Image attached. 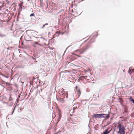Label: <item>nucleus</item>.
Returning a JSON list of instances; mask_svg holds the SVG:
<instances>
[{
    "instance_id": "b1692460",
    "label": "nucleus",
    "mask_w": 134,
    "mask_h": 134,
    "mask_svg": "<svg viewBox=\"0 0 134 134\" xmlns=\"http://www.w3.org/2000/svg\"><path fill=\"white\" fill-rule=\"evenodd\" d=\"M122 118V117H120V118Z\"/></svg>"
},
{
    "instance_id": "f257e3e1",
    "label": "nucleus",
    "mask_w": 134,
    "mask_h": 134,
    "mask_svg": "<svg viewBox=\"0 0 134 134\" xmlns=\"http://www.w3.org/2000/svg\"><path fill=\"white\" fill-rule=\"evenodd\" d=\"M118 127L119 129L118 133L120 134H125V127L122 125L121 122H118Z\"/></svg>"
},
{
    "instance_id": "dca6fc26",
    "label": "nucleus",
    "mask_w": 134,
    "mask_h": 134,
    "mask_svg": "<svg viewBox=\"0 0 134 134\" xmlns=\"http://www.w3.org/2000/svg\"><path fill=\"white\" fill-rule=\"evenodd\" d=\"M77 89V86H76V90L77 91V89Z\"/></svg>"
},
{
    "instance_id": "f8f14e48",
    "label": "nucleus",
    "mask_w": 134,
    "mask_h": 134,
    "mask_svg": "<svg viewBox=\"0 0 134 134\" xmlns=\"http://www.w3.org/2000/svg\"><path fill=\"white\" fill-rule=\"evenodd\" d=\"M35 14L34 13H32L30 15V16H34Z\"/></svg>"
},
{
    "instance_id": "6ab92c4d",
    "label": "nucleus",
    "mask_w": 134,
    "mask_h": 134,
    "mask_svg": "<svg viewBox=\"0 0 134 134\" xmlns=\"http://www.w3.org/2000/svg\"><path fill=\"white\" fill-rule=\"evenodd\" d=\"M44 25H48V23H46L45 24H44Z\"/></svg>"
},
{
    "instance_id": "6e6552de",
    "label": "nucleus",
    "mask_w": 134,
    "mask_h": 134,
    "mask_svg": "<svg viewBox=\"0 0 134 134\" xmlns=\"http://www.w3.org/2000/svg\"><path fill=\"white\" fill-rule=\"evenodd\" d=\"M60 32L59 31H58L56 32L55 35L58 36L60 34Z\"/></svg>"
},
{
    "instance_id": "9b49d317",
    "label": "nucleus",
    "mask_w": 134,
    "mask_h": 134,
    "mask_svg": "<svg viewBox=\"0 0 134 134\" xmlns=\"http://www.w3.org/2000/svg\"><path fill=\"white\" fill-rule=\"evenodd\" d=\"M72 54H73L76 55L77 56H78V57H82V56H80V55H77L75 53H72Z\"/></svg>"
},
{
    "instance_id": "f3484780",
    "label": "nucleus",
    "mask_w": 134,
    "mask_h": 134,
    "mask_svg": "<svg viewBox=\"0 0 134 134\" xmlns=\"http://www.w3.org/2000/svg\"><path fill=\"white\" fill-rule=\"evenodd\" d=\"M45 25H44V24L43 25V26L42 27V28H43L44 27H45Z\"/></svg>"
},
{
    "instance_id": "5701e85b",
    "label": "nucleus",
    "mask_w": 134,
    "mask_h": 134,
    "mask_svg": "<svg viewBox=\"0 0 134 134\" xmlns=\"http://www.w3.org/2000/svg\"><path fill=\"white\" fill-rule=\"evenodd\" d=\"M81 78H82L81 77H80V79H81Z\"/></svg>"
},
{
    "instance_id": "aec40b11",
    "label": "nucleus",
    "mask_w": 134,
    "mask_h": 134,
    "mask_svg": "<svg viewBox=\"0 0 134 134\" xmlns=\"http://www.w3.org/2000/svg\"><path fill=\"white\" fill-rule=\"evenodd\" d=\"M33 46L34 47H36V46H35V44L33 45Z\"/></svg>"
},
{
    "instance_id": "7ed1b4c3",
    "label": "nucleus",
    "mask_w": 134,
    "mask_h": 134,
    "mask_svg": "<svg viewBox=\"0 0 134 134\" xmlns=\"http://www.w3.org/2000/svg\"><path fill=\"white\" fill-rule=\"evenodd\" d=\"M88 47V46L87 45H86L85 46V48H83V49H79L76 50L74 52L77 53V52H78L82 54L83 53L84 51L87 49V48Z\"/></svg>"
},
{
    "instance_id": "2eb2a0df",
    "label": "nucleus",
    "mask_w": 134,
    "mask_h": 134,
    "mask_svg": "<svg viewBox=\"0 0 134 134\" xmlns=\"http://www.w3.org/2000/svg\"><path fill=\"white\" fill-rule=\"evenodd\" d=\"M126 120V119L125 118H124L123 120H122V121H125Z\"/></svg>"
},
{
    "instance_id": "20e7f679",
    "label": "nucleus",
    "mask_w": 134,
    "mask_h": 134,
    "mask_svg": "<svg viewBox=\"0 0 134 134\" xmlns=\"http://www.w3.org/2000/svg\"><path fill=\"white\" fill-rule=\"evenodd\" d=\"M111 130V129H110V128L109 127L107 129H106L105 131L103 132V133H102L101 134H107L109 133Z\"/></svg>"
},
{
    "instance_id": "1a4fd4ad",
    "label": "nucleus",
    "mask_w": 134,
    "mask_h": 134,
    "mask_svg": "<svg viewBox=\"0 0 134 134\" xmlns=\"http://www.w3.org/2000/svg\"><path fill=\"white\" fill-rule=\"evenodd\" d=\"M129 99L130 101L132 102L133 103L134 102V100L131 97H130Z\"/></svg>"
},
{
    "instance_id": "ddd939ff",
    "label": "nucleus",
    "mask_w": 134,
    "mask_h": 134,
    "mask_svg": "<svg viewBox=\"0 0 134 134\" xmlns=\"http://www.w3.org/2000/svg\"><path fill=\"white\" fill-rule=\"evenodd\" d=\"M77 107H74L73 108V110H75L77 108Z\"/></svg>"
},
{
    "instance_id": "9d476101",
    "label": "nucleus",
    "mask_w": 134,
    "mask_h": 134,
    "mask_svg": "<svg viewBox=\"0 0 134 134\" xmlns=\"http://www.w3.org/2000/svg\"><path fill=\"white\" fill-rule=\"evenodd\" d=\"M12 88L11 86H9L7 88L8 90L11 91L12 90Z\"/></svg>"
},
{
    "instance_id": "f03ea898",
    "label": "nucleus",
    "mask_w": 134,
    "mask_h": 134,
    "mask_svg": "<svg viewBox=\"0 0 134 134\" xmlns=\"http://www.w3.org/2000/svg\"><path fill=\"white\" fill-rule=\"evenodd\" d=\"M110 117L109 114H94L93 115V117L96 118H105L106 119H108Z\"/></svg>"
},
{
    "instance_id": "4468645a",
    "label": "nucleus",
    "mask_w": 134,
    "mask_h": 134,
    "mask_svg": "<svg viewBox=\"0 0 134 134\" xmlns=\"http://www.w3.org/2000/svg\"><path fill=\"white\" fill-rule=\"evenodd\" d=\"M34 44H39V43L37 42H35L34 43Z\"/></svg>"
},
{
    "instance_id": "0eeeda50",
    "label": "nucleus",
    "mask_w": 134,
    "mask_h": 134,
    "mask_svg": "<svg viewBox=\"0 0 134 134\" xmlns=\"http://www.w3.org/2000/svg\"><path fill=\"white\" fill-rule=\"evenodd\" d=\"M132 72H134V69H132L130 68L129 71V73L131 74Z\"/></svg>"
},
{
    "instance_id": "412c9836",
    "label": "nucleus",
    "mask_w": 134,
    "mask_h": 134,
    "mask_svg": "<svg viewBox=\"0 0 134 134\" xmlns=\"http://www.w3.org/2000/svg\"><path fill=\"white\" fill-rule=\"evenodd\" d=\"M1 115H2V114L0 113V117H1Z\"/></svg>"
},
{
    "instance_id": "a211bd4d",
    "label": "nucleus",
    "mask_w": 134,
    "mask_h": 134,
    "mask_svg": "<svg viewBox=\"0 0 134 134\" xmlns=\"http://www.w3.org/2000/svg\"><path fill=\"white\" fill-rule=\"evenodd\" d=\"M15 110V108L14 109H13V112H12V114H13V113L14 112V110Z\"/></svg>"
},
{
    "instance_id": "4be33fe9",
    "label": "nucleus",
    "mask_w": 134,
    "mask_h": 134,
    "mask_svg": "<svg viewBox=\"0 0 134 134\" xmlns=\"http://www.w3.org/2000/svg\"><path fill=\"white\" fill-rule=\"evenodd\" d=\"M33 59H34V60H35V58H34L33 57Z\"/></svg>"
},
{
    "instance_id": "39448f33",
    "label": "nucleus",
    "mask_w": 134,
    "mask_h": 134,
    "mask_svg": "<svg viewBox=\"0 0 134 134\" xmlns=\"http://www.w3.org/2000/svg\"><path fill=\"white\" fill-rule=\"evenodd\" d=\"M58 114H59V117L57 119V122H58L59 121H60V119L61 118V112L60 110L59 109L58 110Z\"/></svg>"
},
{
    "instance_id": "423d86ee",
    "label": "nucleus",
    "mask_w": 134,
    "mask_h": 134,
    "mask_svg": "<svg viewBox=\"0 0 134 134\" xmlns=\"http://www.w3.org/2000/svg\"><path fill=\"white\" fill-rule=\"evenodd\" d=\"M76 92L77 94L78 97H79L81 93V92L80 89L79 88L77 89V90L76 91Z\"/></svg>"
}]
</instances>
